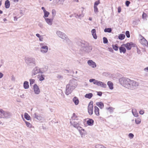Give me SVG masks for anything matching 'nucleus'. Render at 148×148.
Here are the masks:
<instances>
[{
	"label": "nucleus",
	"instance_id": "nucleus-37",
	"mask_svg": "<svg viewBox=\"0 0 148 148\" xmlns=\"http://www.w3.org/2000/svg\"><path fill=\"white\" fill-rule=\"evenodd\" d=\"M77 116L76 115L75 113H73V116L71 117V121H73L75 120H77Z\"/></svg>",
	"mask_w": 148,
	"mask_h": 148
},
{
	"label": "nucleus",
	"instance_id": "nucleus-14",
	"mask_svg": "<svg viewBox=\"0 0 148 148\" xmlns=\"http://www.w3.org/2000/svg\"><path fill=\"white\" fill-rule=\"evenodd\" d=\"M45 19L46 23L49 25H51L52 24V22L53 19L52 18H45Z\"/></svg>",
	"mask_w": 148,
	"mask_h": 148
},
{
	"label": "nucleus",
	"instance_id": "nucleus-10",
	"mask_svg": "<svg viewBox=\"0 0 148 148\" xmlns=\"http://www.w3.org/2000/svg\"><path fill=\"white\" fill-rule=\"evenodd\" d=\"M131 89H135L138 86L139 84L135 81L132 80Z\"/></svg>",
	"mask_w": 148,
	"mask_h": 148
},
{
	"label": "nucleus",
	"instance_id": "nucleus-26",
	"mask_svg": "<svg viewBox=\"0 0 148 148\" xmlns=\"http://www.w3.org/2000/svg\"><path fill=\"white\" fill-rule=\"evenodd\" d=\"M107 85L110 89L112 90L113 89V84L112 82L110 81H108L107 82Z\"/></svg>",
	"mask_w": 148,
	"mask_h": 148
},
{
	"label": "nucleus",
	"instance_id": "nucleus-4",
	"mask_svg": "<svg viewBox=\"0 0 148 148\" xmlns=\"http://www.w3.org/2000/svg\"><path fill=\"white\" fill-rule=\"evenodd\" d=\"M25 61L28 66H30L36 65V60L34 58L31 57L25 58Z\"/></svg>",
	"mask_w": 148,
	"mask_h": 148
},
{
	"label": "nucleus",
	"instance_id": "nucleus-52",
	"mask_svg": "<svg viewBox=\"0 0 148 148\" xmlns=\"http://www.w3.org/2000/svg\"><path fill=\"white\" fill-rule=\"evenodd\" d=\"M129 137L130 138H133L134 137V134L131 133H130L128 135Z\"/></svg>",
	"mask_w": 148,
	"mask_h": 148
},
{
	"label": "nucleus",
	"instance_id": "nucleus-22",
	"mask_svg": "<svg viewBox=\"0 0 148 148\" xmlns=\"http://www.w3.org/2000/svg\"><path fill=\"white\" fill-rule=\"evenodd\" d=\"M97 86H100L104 88H106L107 86L106 84L100 81H99Z\"/></svg>",
	"mask_w": 148,
	"mask_h": 148
},
{
	"label": "nucleus",
	"instance_id": "nucleus-48",
	"mask_svg": "<svg viewBox=\"0 0 148 148\" xmlns=\"http://www.w3.org/2000/svg\"><path fill=\"white\" fill-rule=\"evenodd\" d=\"M57 77L58 79H62L63 78V77L60 75H58Z\"/></svg>",
	"mask_w": 148,
	"mask_h": 148
},
{
	"label": "nucleus",
	"instance_id": "nucleus-61",
	"mask_svg": "<svg viewBox=\"0 0 148 148\" xmlns=\"http://www.w3.org/2000/svg\"><path fill=\"white\" fill-rule=\"evenodd\" d=\"M36 36L37 37H38V38L40 37L41 36H40V35L39 34H36Z\"/></svg>",
	"mask_w": 148,
	"mask_h": 148
},
{
	"label": "nucleus",
	"instance_id": "nucleus-1",
	"mask_svg": "<svg viewBox=\"0 0 148 148\" xmlns=\"http://www.w3.org/2000/svg\"><path fill=\"white\" fill-rule=\"evenodd\" d=\"M77 85L76 80L72 79L69 81V84L66 86V94L68 95L71 94L74 89L76 87Z\"/></svg>",
	"mask_w": 148,
	"mask_h": 148
},
{
	"label": "nucleus",
	"instance_id": "nucleus-53",
	"mask_svg": "<svg viewBox=\"0 0 148 148\" xmlns=\"http://www.w3.org/2000/svg\"><path fill=\"white\" fill-rule=\"evenodd\" d=\"M11 80L12 81H15V78L13 75H12L11 76Z\"/></svg>",
	"mask_w": 148,
	"mask_h": 148
},
{
	"label": "nucleus",
	"instance_id": "nucleus-62",
	"mask_svg": "<svg viewBox=\"0 0 148 148\" xmlns=\"http://www.w3.org/2000/svg\"><path fill=\"white\" fill-rule=\"evenodd\" d=\"M144 70L147 72L148 71V66L145 68L144 69Z\"/></svg>",
	"mask_w": 148,
	"mask_h": 148
},
{
	"label": "nucleus",
	"instance_id": "nucleus-60",
	"mask_svg": "<svg viewBox=\"0 0 148 148\" xmlns=\"http://www.w3.org/2000/svg\"><path fill=\"white\" fill-rule=\"evenodd\" d=\"M95 80V79H89V82H93Z\"/></svg>",
	"mask_w": 148,
	"mask_h": 148
},
{
	"label": "nucleus",
	"instance_id": "nucleus-11",
	"mask_svg": "<svg viewBox=\"0 0 148 148\" xmlns=\"http://www.w3.org/2000/svg\"><path fill=\"white\" fill-rule=\"evenodd\" d=\"M33 89L35 93L36 94H38L40 92V89L36 84H35L33 86Z\"/></svg>",
	"mask_w": 148,
	"mask_h": 148
},
{
	"label": "nucleus",
	"instance_id": "nucleus-55",
	"mask_svg": "<svg viewBox=\"0 0 148 148\" xmlns=\"http://www.w3.org/2000/svg\"><path fill=\"white\" fill-rule=\"evenodd\" d=\"M147 16V15L145 13L143 12L142 15V17L143 18H145Z\"/></svg>",
	"mask_w": 148,
	"mask_h": 148
},
{
	"label": "nucleus",
	"instance_id": "nucleus-38",
	"mask_svg": "<svg viewBox=\"0 0 148 148\" xmlns=\"http://www.w3.org/2000/svg\"><path fill=\"white\" fill-rule=\"evenodd\" d=\"M23 121H25L27 126L29 127H32L31 124L29 122L26 121L24 119H23Z\"/></svg>",
	"mask_w": 148,
	"mask_h": 148
},
{
	"label": "nucleus",
	"instance_id": "nucleus-51",
	"mask_svg": "<svg viewBox=\"0 0 148 148\" xmlns=\"http://www.w3.org/2000/svg\"><path fill=\"white\" fill-rule=\"evenodd\" d=\"M99 81L96 80L95 79V80L94 81L93 83L95 84H96L98 85Z\"/></svg>",
	"mask_w": 148,
	"mask_h": 148
},
{
	"label": "nucleus",
	"instance_id": "nucleus-5",
	"mask_svg": "<svg viewBox=\"0 0 148 148\" xmlns=\"http://www.w3.org/2000/svg\"><path fill=\"white\" fill-rule=\"evenodd\" d=\"M0 112L1 114V118H2L9 119L11 118L12 115V114L10 112L8 111H4L2 109L0 110Z\"/></svg>",
	"mask_w": 148,
	"mask_h": 148
},
{
	"label": "nucleus",
	"instance_id": "nucleus-6",
	"mask_svg": "<svg viewBox=\"0 0 148 148\" xmlns=\"http://www.w3.org/2000/svg\"><path fill=\"white\" fill-rule=\"evenodd\" d=\"M45 71H42L40 69L38 66H36L33 69L32 71V76H33L37 74L40 73H43L45 72Z\"/></svg>",
	"mask_w": 148,
	"mask_h": 148
},
{
	"label": "nucleus",
	"instance_id": "nucleus-13",
	"mask_svg": "<svg viewBox=\"0 0 148 148\" xmlns=\"http://www.w3.org/2000/svg\"><path fill=\"white\" fill-rule=\"evenodd\" d=\"M88 64L93 68L96 67V64L95 63L93 62L92 60H89L87 62Z\"/></svg>",
	"mask_w": 148,
	"mask_h": 148
},
{
	"label": "nucleus",
	"instance_id": "nucleus-29",
	"mask_svg": "<svg viewBox=\"0 0 148 148\" xmlns=\"http://www.w3.org/2000/svg\"><path fill=\"white\" fill-rule=\"evenodd\" d=\"M5 8L7 9L8 8L10 7V2L8 0H6L5 1Z\"/></svg>",
	"mask_w": 148,
	"mask_h": 148
},
{
	"label": "nucleus",
	"instance_id": "nucleus-33",
	"mask_svg": "<svg viewBox=\"0 0 148 148\" xmlns=\"http://www.w3.org/2000/svg\"><path fill=\"white\" fill-rule=\"evenodd\" d=\"M104 31L105 32L111 33L112 31V29L110 28H106L105 29Z\"/></svg>",
	"mask_w": 148,
	"mask_h": 148
},
{
	"label": "nucleus",
	"instance_id": "nucleus-57",
	"mask_svg": "<svg viewBox=\"0 0 148 148\" xmlns=\"http://www.w3.org/2000/svg\"><path fill=\"white\" fill-rule=\"evenodd\" d=\"M144 113V111L143 110H141L139 111V113L140 114L142 115Z\"/></svg>",
	"mask_w": 148,
	"mask_h": 148
},
{
	"label": "nucleus",
	"instance_id": "nucleus-41",
	"mask_svg": "<svg viewBox=\"0 0 148 148\" xmlns=\"http://www.w3.org/2000/svg\"><path fill=\"white\" fill-rule=\"evenodd\" d=\"M30 85V86H32V85L34 83L35 80L34 79H29Z\"/></svg>",
	"mask_w": 148,
	"mask_h": 148
},
{
	"label": "nucleus",
	"instance_id": "nucleus-54",
	"mask_svg": "<svg viewBox=\"0 0 148 148\" xmlns=\"http://www.w3.org/2000/svg\"><path fill=\"white\" fill-rule=\"evenodd\" d=\"M102 93L101 92L99 91L97 92V95L99 96H101L102 95Z\"/></svg>",
	"mask_w": 148,
	"mask_h": 148
},
{
	"label": "nucleus",
	"instance_id": "nucleus-9",
	"mask_svg": "<svg viewBox=\"0 0 148 148\" xmlns=\"http://www.w3.org/2000/svg\"><path fill=\"white\" fill-rule=\"evenodd\" d=\"M93 102L91 101L90 102L88 107V112L89 114L90 115H91L93 113Z\"/></svg>",
	"mask_w": 148,
	"mask_h": 148
},
{
	"label": "nucleus",
	"instance_id": "nucleus-17",
	"mask_svg": "<svg viewBox=\"0 0 148 148\" xmlns=\"http://www.w3.org/2000/svg\"><path fill=\"white\" fill-rule=\"evenodd\" d=\"M91 33L93 38L95 39H96L97 38V36L96 34V29H92L91 30Z\"/></svg>",
	"mask_w": 148,
	"mask_h": 148
},
{
	"label": "nucleus",
	"instance_id": "nucleus-28",
	"mask_svg": "<svg viewBox=\"0 0 148 148\" xmlns=\"http://www.w3.org/2000/svg\"><path fill=\"white\" fill-rule=\"evenodd\" d=\"M92 96L93 94L92 93H90L86 94L84 96L86 98L90 99L92 97Z\"/></svg>",
	"mask_w": 148,
	"mask_h": 148
},
{
	"label": "nucleus",
	"instance_id": "nucleus-23",
	"mask_svg": "<svg viewBox=\"0 0 148 148\" xmlns=\"http://www.w3.org/2000/svg\"><path fill=\"white\" fill-rule=\"evenodd\" d=\"M94 121L92 119H89L87 121V123L89 126H92L93 125Z\"/></svg>",
	"mask_w": 148,
	"mask_h": 148
},
{
	"label": "nucleus",
	"instance_id": "nucleus-49",
	"mask_svg": "<svg viewBox=\"0 0 148 148\" xmlns=\"http://www.w3.org/2000/svg\"><path fill=\"white\" fill-rule=\"evenodd\" d=\"M130 3V1H125V4L126 5L127 7H128L129 6V5Z\"/></svg>",
	"mask_w": 148,
	"mask_h": 148
},
{
	"label": "nucleus",
	"instance_id": "nucleus-3",
	"mask_svg": "<svg viewBox=\"0 0 148 148\" xmlns=\"http://www.w3.org/2000/svg\"><path fill=\"white\" fill-rule=\"evenodd\" d=\"M120 84L125 87L129 89H131L132 80L125 77L120 78L119 79Z\"/></svg>",
	"mask_w": 148,
	"mask_h": 148
},
{
	"label": "nucleus",
	"instance_id": "nucleus-19",
	"mask_svg": "<svg viewBox=\"0 0 148 148\" xmlns=\"http://www.w3.org/2000/svg\"><path fill=\"white\" fill-rule=\"evenodd\" d=\"M99 109L97 106H95L94 107V111L95 114L97 116H99Z\"/></svg>",
	"mask_w": 148,
	"mask_h": 148
},
{
	"label": "nucleus",
	"instance_id": "nucleus-21",
	"mask_svg": "<svg viewBox=\"0 0 148 148\" xmlns=\"http://www.w3.org/2000/svg\"><path fill=\"white\" fill-rule=\"evenodd\" d=\"M44 75H42V73L39 74L38 76V77L40 81H41L45 79Z\"/></svg>",
	"mask_w": 148,
	"mask_h": 148
},
{
	"label": "nucleus",
	"instance_id": "nucleus-16",
	"mask_svg": "<svg viewBox=\"0 0 148 148\" xmlns=\"http://www.w3.org/2000/svg\"><path fill=\"white\" fill-rule=\"evenodd\" d=\"M33 116L34 118L38 120H42V117L39 114H37L36 113H35Z\"/></svg>",
	"mask_w": 148,
	"mask_h": 148
},
{
	"label": "nucleus",
	"instance_id": "nucleus-32",
	"mask_svg": "<svg viewBox=\"0 0 148 148\" xmlns=\"http://www.w3.org/2000/svg\"><path fill=\"white\" fill-rule=\"evenodd\" d=\"M125 37V35L124 34H121L118 36V38L120 40L124 39Z\"/></svg>",
	"mask_w": 148,
	"mask_h": 148
},
{
	"label": "nucleus",
	"instance_id": "nucleus-34",
	"mask_svg": "<svg viewBox=\"0 0 148 148\" xmlns=\"http://www.w3.org/2000/svg\"><path fill=\"white\" fill-rule=\"evenodd\" d=\"M44 15L43 16V17L44 18L48 17L50 14L49 12L46 10V11H45V12L44 11Z\"/></svg>",
	"mask_w": 148,
	"mask_h": 148
},
{
	"label": "nucleus",
	"instance_id": "nucleus-40",
	"mask_svg": "<svg viewBox=\"0 0 148 148\" xmlns=\"http://www.w3.org/2000/svg\"><path fill=\"white\" fill-rule=\"evenodd\" d=\"M52 18L53 19L56 14V12L55 10L53 9L52 10Z\"/></svg>",
	"mask_w": 148,
	"mask_h": 148
},
{
	"label": "nucleus",
	"instance_id": "nucleus-44",
	"mask_svg": "<svg viewBox=\"0 0 148 148\" xmlns=\"http://www.w3.org/2000/svg\"><path fill=\"white\" fill-rule=\"evenodd\" d=\"M106 109L109 110L110 112H113L114 109L112 107H109V108H106Z\"/></svg>",
	"mask_w": 148,
	"mask_h": 148
},
{
	"label": "nucleus",
	"instance_id": "nucleus-58",
	"mask_svg": "<svg viewBox=\"0 0 148 148\" xmlns=\"http://www.w3.org/2000/svg\"><path fill=\"white\" fill-rule=\"evenodd\" d=\"M137 51L138 54H140L141 51L138 48H137Z\"/></svg>",
	"mask_w": 148,
	"mask_h": 148
},
{
	"label": "nucleus",
	"instance_id": "nucleus-7",
	"mask_svg": "<svg viewBox=\"0 0 148 148\" xmlns=\"http://www.w3.org/2000/svg\"><path fill=\"white\" fill-rule=\"evenodd\" d=\"M56 34L59 37L63 39L66 40V41H67L69 39L66 35L64 33L60 31H57L56 32Z\"/></svg>",
	"mask_w": 148,
	"mask_h": 148
},
{
	"label": "nucleus",
	"instance_id": "nucleus-39",
	"mask_svg": "<svg viewBox=\"0 0 148 148\" xmlns=\"http://www.w3.org/2000/svg\"><path fill=\"white\" fill-rule=\"evenodd\" d=\"M80 124L79 123H77L76 124H73V125L74 127L77 128V129L78 130H79V127H81L80 126Z\"/></svg>",
	"mask_w": 148,
	"mask_h": 148
},
{
	"label": "nucleus",
	"instance_id": "nucleus-18",
	"mask_svg": "<svg viewBox=\"0 0 148 148\" xmlns=\"http://www.w3.org/2000/svg\"><path fill=\"white\" fill-rule=\"evenodd\" d=\"M96 104L101 109H103L104 107V104H103V103L102 102H97L96 103Z\"/></svg>",
	"mask_w": 148,
	"mask_h": 148
},
{
	"label": "nucleus",
	"instance_id": "nucleus-64",
	"mask_svg": "<svg viewBox=\"0 0 148 148\" xmlns=\"http://www.w3.org/2000/svg\"><path fill=\"white\" fill-rule=\"evenodd\" d=\"M41 9L43 10V12H44V11L45 12V11H46V10H45V8L44 7H42L41 8Z\"/></svg>",
	"mask_w": 148,
	"mask_h": 148
},
{
	"label": "nucleus",
	"instance_id": "nucleus-30",
	"mask_svg": "<svg viewBox=\"0 0 148 148\" xmlns=\"http://www.w3.org/2000/svg\"><path fill=\"white\" fill-rule=\"evenodd\" d=\"M73 100L75 105H77L78 104L79 101L77 98L75 97L73 98Z\"/></svg>",
	"mask_w": 148,
	"mask_h": 148
},
{
	"label": "nucleus",
	"instance_id": "nucleus-63",
	"mask_svg": "<svg viewBox=\"0 0 148 148\" xmlns=\"http://www.w3.org/2000/svg\"><path fill=\"white\" fill-rule=\"evenodd\" d=\"M39 38V40L40 41H42V40L43 39V38L41 37V36Z\"/></svg>",
	"mask_w": 148,
	"mask_h": 148
},
{
	"label": "nucleus",
	"instance_id": "nucleus-50",
	"mask_svg": "<svg viewBox=\"0 0 148 148\" xmlns=\"http://www.w3.org/2000/svg\"><path fill=\"white\" fill-rule=\"evenodd\" d=\"M100 3V2L99 1H95L94 4V6H97V5H99Z\"/></svg>",
	"mask_w": 148,
	"mask_h": 148
},
{
	"label": "nucleus",
	"instance_id": "nucleus-59",
	"mask_svg": "<svg viewBox=\"0 0 148 148\" xmlns=\"http://www.w3.org/2000/svg\"><path fill=\"white\" fill-rule=\"evenodd\" d=\"M3 76V74L0 72V78H2Z\"/></svg>",
	"mask_w": 148,
	"mask_h": 148
},
{
	"label": "nucleus",
	"instance_id": "nucleus-31",
	"mask_svg": "<svg viewBox=\"0 0 148 148\" xmlns=\"http://www.w3.org/2000/svg\"><path fill=\"white\" fill-rule=\"evenodd\" d=\"M24 116L25 118L27 120H29L31 119L30 116L27 113H24Z\"/></svg>",
	"mask_w": 148,
	"mask_h": 148
},
{
	"label": "nucleus",
	"instance_id": "nucleus-20",
	"mask_svg": "<svg viewBox=\"0 0 148 148\" xmlns=\"http://www.w3.org/2000/svg\"><path fill=\"white\" fill-rule=\"evenodd\" d=\"M123 47L124 46H122V45L121 46L119 47V50L121 53H125L126 52V49L125 47Z\"/></svg>",
	"mask_w": 148,
	"mask_h": 148
},
{
	"label": "nucleus",
	"instance_id": "nucleus-12",
	"mask_svg": "<svg viewBox=\"0 0 148 148\" xmlns=\"http://www.w3.org/2000/svg\"><path fill=\"white\" fill-rule=\"evenodd\" d=\"M48 47L46 45H42L41 47L40 51L43 53H47L48 50Z\"/></svg>",
	"mask_w": 148,
	"mask_h": 148
},
{
	"label": "nucleus",
	"instance_id": "nucleus-56",
	"mask_svg": "<svg viewBox=\"0 0 148 148\" xmlns=\"http://www.w3.org/2000/svg\"><path fill=\"white\" fill-rule=\"evenodd\" d=\"M121 10V8L120 6H119L118 8V13H120Z\"/></svg>",
	"mask_w": 148,
	"mask_h": 148
},
{
	"label": "nucleus",
	"instance_id": "nucleus-2",
	"mask_svg": "<svg viewBox=\"0 0 148 148\" xmlns=\"http://www.w3.org/2000/svg\"><path fill=\"white\" fill-rule=\"evenodd\" d=\"M77 44L81 47L80 50L83 52H88L92 49L89 43L84 40H81L77 43Z\"/></svg>",
	"mask_w": 148,
	"mask_h": 148
},
{
	"label": "nucleus",
	"instance_id": "nucleus-25",
	"mask_svg": "<svg viewBox=\"0 0 148 148\" xmlns=\"http://www.w3.org/2000/svg\"><path fill=\"white\" fill-rule=\"evenodd\" d=\"M29 82L27 81H25L23 83V87L25 89H27L29 88Z\"/></svg>",
	"mask_w": 148,
	"mask_h": 148
},
{
	"label": "nucleus",
	"instance_id": "nucleus-35",
	"mask_svg": "<svg viewBox=\"0 0 148 148\" xmlns=\"http://www.w3.org/2000/svg\"><path fill=\"white\" fill-rule=\"evenodd\" d=\"M141 121V119L140 118H138L135 119V123L136 124H139L140 123Z\"/></svg>",
	"mask_w": 148,
	"mask_h": 148
},
{
	"label": "nucleus",
	"instance_id": "nucleus-8",
	"mask_svg": "<svg viewBox=\"0 0 148 148\" xmlns=\"http://www.w3.org/2000/svg\"><path fill=\"white\" fill-rule=\"evenodd\" d=\"M136 45L132 42H127L122 45V46L125 47L128 50H130L132 47H135Z\"/></svg>",
	"mask_w": 148,
	"mask_h": 148
},
{
	"label": "nucleus",
	"instance_id": "nucleus-45",
	"mask_svg": "<svg viewBox=\"0 0 148 148\" xmlns=\"http://www.w3.org/2000/svg\"><path fill=\"white\" fill-rule=\"evenodd\" d=\"M125 35L127 38H129L130 37V32L128 31H126L125 32Z\"/></svg>",
	"mask_w": 148,
	"mask_h": 148
},
{
	"label": "nucleus",
	"instance_id": "nucleus-36",
	"mask_svg": "<svg viewBox=\"0 0 148 148\" xmlns=\"http://www.w3.org/2000/svg\"><path fill=\"white\" fill-rule=\"evenodd\" d=\"M112 47L113 49L115 51H117L118 50L119 47L118 46V45L117 44L115 45H112Z\"/></svg>",
	"mask_w": 148,
	"mask_h": 148
},
{
	"label": "nucleus",
	"instance_id": "nucleus-47",
	"mask_svg": "<svg viewBox=\"0 0 148 148\" xmlns=\"http://www.w3.org/2000/svg\"><path fill=\"white\" fill-rule=\"evenodd\" d=\"M94 11L95 13V14L97 13L98 12V9L97 6H94Z\"/></svg>",
	"mask_w": 148,
	"mask_h": 148
},
{
	"label": "nucleus",
	"instance_id": "nucleus-24",
	"mask_svg": "<svg viewBox=\"0 0 148 148\" xmlns=\"http://www.w3.org/2000/svg\"><path fill=\"white\" fill-rule=\"evenodd\" d=\"M132 112L133 114L135 117H137L138 116V113L137 112L136 109H132Z\"/></svg>",
	"mask_w": 148,
	"mask_h": 148
},
{
	"label": "nucleus",
	"instance_id": "nucleus-15",
	"mask_svg": "<svg viewBox=\"0 0 148 148\" xmlns=\"http://www.w3.org/2000/svg\"><path fill=\"white\" fill-rule=\"evenodd\" d=\"M78 131L82 137H83V136H84L85 134V132L84 129H83L82 127H79Z\"/></svg>",
	"mask_w": 148,
	"mask_h": 148
},
{
	"label": "nucleus",
	"instance_id": "nucleus-46",
	"mask_svg": "<svg viewBox=\"0 0 148 148\" xmlns=\"http://www.w3.org/2000/svg\"><path fill=\"white\" fill-rule=\"evenodd\" d=\"M70 123L71 125H73V124H76L77 123H79V122L77 123L75 121H70Z\"/></svg>",
	"mask_w": 148,
	"mask_h": 148
},
{
	"label": "nucleus",
	"instance_id": "nucleus-42",
	"mask_svg": "<svg viewBox=\"0 0 148 148\" xmlns=\"http://www.w3.org/2000/svg\"><path fill=\"white\" fill-rule=\"evenodd\" d=\"M103 42L104 44H107L108 43V40L105 37L103 38Z\"/></svg>",
	"mask_w": 148,
	"mask_h": 148
},
{
	"label": "nucleus",
	"instance_id": "nucleus-43",
	"mask_svg": "<svg viewBox=\"0 0 148 148\" xmlns=\"http://www.w3.org/2000/svg\"><path fill=\"white\" fill-rule=\"evenodd\" d=\"M84 15L83 14H79L78 15L77 14L75 17L77 18L81 19L82 17H83L84 16Z\"/></svg>",
	"mask_w": 148,
	"mask_h": 148
},
{
	"label": "nucleus",
	"instance_id": "nucleus-27",
	"mask_svg": "<svg viewBox=\"0 0 148 148\" xmlns=\"http://www.w3.org/2000/svg\"><path fill=\"white\" fill-rule=\"evenodd\" d=\"M141 44L143 45H148V42L144 38H143L141 39Z\"/></svg>",
	"mask_w": 148,
	"mask_h": 148
}]
</instances>
